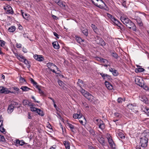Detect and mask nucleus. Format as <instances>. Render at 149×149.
Here are the masks:
<instances>
[{
  "mask_svg": "<svg viewBox=\"0 0 149 149\" xmlns=\"http://www.w3.org/2000/svg\"><path fill=\"white\" fill-rule=\"evenodd\" d=\"M120 20L129 29H132L134 31L136 30V27L134 24L127 17L121 16Z\"/></svg>",
  "mask_w": 149,
  "mask_h": 149,
  "instance_id": "nucleus-1",
  "label": "nucleus"
},
{
  "mask_svg": "<svg viewBox=\"0 0 149 149\" xmlns=\"http://www.w3.org/2000/svg\"><path fill=\"white\" fill-rule=\"evenodd\" d=\"M149 136V132H144L142 134L140 138V143L142 147H146L147 146Z\"/></svg>",
  "mask_w": 149,
  "mask_h": 149,
  "instance_id": "nucleus-2",
  "label": "nucleus"
},
{
  "mask_svg": "<svg viewBox=\"0 0 149 149\" xmlns=\"http://www.w3.org/2000/svg\"><path fill=\"white\" fill-rule=\"evenodd\" d=\"M80 88V90L82 94L90 102L92 101L93 99V96L91 94L83 89L81 87Z\"/></svg>",
  "mask_w": 149,
  "mask_h": 149,
  "instance_id": "nucleus-3",
  "label": "nucleus"
},
{
  "mask_svg": "<svg viewBox=\"0 0 149 149\" xmlns=\"http://www.w3.org/2000/svg\"><path fill=\"white\" fill-rule=\"evenodd\" d=\"M135 81L140 86L144 87V85L143 79L141 78L138 77H136L135 79Z\"/></svg>",
  "mask_w": 149,
  "mask_h": 149,
  "instance_id": "nucleus-4",
  "label": "nucleus"
},
{
  "mask_svg": "<svg viewBox=\"0 0 149 149\" xmlns=\"http://www.w3.org/2000/svg\"><path fill=\"white\" fill-rule=\"evenodd\" d=\"M17 102H13L8 106V113H11L13 111L15 106L17 104Z\"/></svg>",
  "mask_w": 149,
  "mask_h": 149,
  "instance_id": "nucleus-5",
  "label": "nucleus"
},
{
  "mask_svg": "<svg viewBox=\"0 0 149 149\" xmlns=\"http://www.w3.org/2000/svg\"><path fill=\"white\" fill-rule=\"evenodd\" d=\"M95 41L97 44H100L102 46L106 45V43L103 40L98 36H97L96 37Z\"/></svg>",
  "mask_w": 149,
  "mask_h": 149,
  "instance_id": "nucleus-6",
  "label": "nucleus"
},
{
  "mask_svg": "<svg viewBox=\"0 0 149 149\" xmlns=\"http://www.w3.org/2000/svg\"><path fill=\"white\" fill-rule=\"evenodd\" d=\"M96 121L97 122V125L100 129L103 130L105 128V125L102 120L99 119L96 120Z\"/></svg>",
  "mask_w": 149,
  "mask_h": 149,
  "instance_id": "nucleus-7",
  "label": "nucleus"
},
{
  "mask_svg": "<svg viewBox=\"0 0 149 149\" xmlns=\"http://www.w3.org/2000/svg\"><path fill=\"white\" fill-rule=\"evenodd\" d=\"M113 23L117 26V29L120 30V32H121L124 30L123 26L117 19Z\"/></svg>",
  "mask_w": 149,
  "mask_h": 149,
  "instance_id": "nucleus-8",
  "label": "nucleus"
},
{
  "mask_svg": "<svg viewBox=\"0 0 149 149\" xmlns=\"http://www.w3.org/2000/svg\"><path fill=\"white\" fill-rule=\"evenodd\" d=\"M4 9L6 11V13L7 14H13L14 13V12L11 6L9 5H7L4 7Z\"/></svg>",
  "mask_w": 149,
  "mask_h": 149,
  "instance_id": "nucleus-9",
  "label": "nucleus"
},
{
  "mask_svg": "<svg viewBox=\"0 0 149 149\" xmlns=\"http://www.w3.org/2000/svg\"><path fill=\"white\" fill-rule=\"evenodd\" d=\"M33 57L36 60L40 62L42 61L44 59L43 56L42 55L36 54L34 55Z\"/></svg>",
  "mask_w": 149,
  "mask_h": 149,
  "instance_id": "nucleus-10",
  "label": "nucleus"
},
{
  "mask_svg": "<svg viewBox=\"0 0 149 149\" xmlns=\"http://www.w3.org/2000/svg\"><path fill=\"white\" fill-rule=\"evenodd\" d=\"M10 92L8 88L3 86L0 87V93L7 94L9 93Z\"/></svg>",
  "mask_w": 149,
  "mask_h": 149,
  "instance_id": "nucleus-11",
  "label": "nucleus"
},
{
  "mask_svg": "<svg viewBox=\"0 0 149 149\" xmlns=\"http://www.w3.org/2000/svg\"><path fill=\"white\" fill-rule=\"evenodd\" d=\"M109 136L107 137V139L108 142L110 146L113 148H114L115 147V145L113 142L111 136H110V135H108Z\"/></svg>",
  "mask_w": 149,
  "mask_h": 149,
  "instance_id": "nucleus-12",
  "label": "nucleus"
},
{
  "mask_svg": "<svg viewBox=\"0 0 149 149\" xmlns=\"http://www.w3.org/2000/svg\"><path fill=\"white\" fill-rule=\"evenodd\" d=\"M134 19L137 22V24L139 26H142L143 25V24L142 22L141 19L139 17H135L133 19Z\"/></svg>",
  "mask_w": 149,
  "mask_h": 149,
  "instance_id": "nucleus-13",
  "label": "nucleus"
},
{
  "mask_svg": "<svg viewBox=\"0 0 149 149\" xmlns=\"http://www.w3.org/2000/svg\"><path fill=\"white\" fill-rule=\"evenodd\" d=\"M92 3L95 6H97L99 3H102L105 5V3L102 0H91Z\"/></svg>",
  "mask_w": 149,
  "mask_h": 149,
  "instance_id": "nucleus-14",
  "label": "nucleus"
},
{
  "mask_svg": "<svg viewBox=\"0 0 149 149\" xmlns=\"http://www.w3.org/2000/svg\"><path fill=\"white\" fill-rule=\"evenodd\" d=\"M15 145L17 146H18L19 145L21 146H23L25 143L23 140L20 141L19 139H17L15 141Z\"/></svg>",
  "mask_w": 149,
  "mask_h": 149,
  "instance_id": "nucleus-15",
  "label": "nucleus"
},
{
  "mask_svg": "<svg viewBox=\"0 0 149 149\" xmlns=\"http://www.w3.org/2000/svg\"><path fill=\"white\" fill-rule=\"evenodd\" d=\"M137 67L138 68H136L135 70V72L136 73L141 72L144 70V69L142 68L141 66H138Z\"/></svg>",
  "mask_w": 149,
  "mask_h": 149,
  "instance_id": "nucleus-16",
  "label": "nucleus"
},
{
  "mask_svg": "<svg viewBox=\"0 0 149 149\" xmlns=\"http://www.w3.org/2000/svg\"><path fill=\"white\" fill-rule=\"evenodd\" d=\"M105 84L108 89L111 90L113 88L112 85L109 82L107 81H105Z\"/></svg>",
  "mask_w": 149,
  "mask_h": 149,
  "instance_id": "nucleus-17",
  "label": "nucleus"
},
{
  "mask_svg": "<svg viewBox=\"0 0 149 149\" xmlns=\"http://www.w3.org/2000/svg\"><path fill=\"white\" fill-rule=\"evenodd\" d=\"M81 30L82 31V33L86 36L88 35V32L87 29L86 28L81 27Z\"/></svg>",
  "mask_w": 149,
  "mask_h": 149,
  "instance_id": "nucleus-18",
  "label": "nucleus"
},
{
  "mask_svg": "<svg viewBox=\"0 0 149 149\" xmlns=\"http://www.w3.org/2000/svg\"><path fill=\"white\" fill-rule=\"evenodd\" d=\"M63 143L66 149H70V143L68 141H64Z\"/></svg>",
  "mask_w": 149,
  "mask_h": 149,
  "instance_id": "nucleus-19",
  "label": "nucleus"
},
{
  "mask_svg": "<svg viewBox=\"0 0 149 149\" xmlns=\"http://www.w3.org/2000/svg\"><path fill=\"white\" fill-rule=\"evenodd\" d=\"M47 66L49 69H51V67L52 66L55 67L57 69H58V68L55 64L50 62H49L47 64Z\"/></svg>",
  "mask_w": 149,
  "mask_h": 149,
  "instance_id": "nucleus-20",
  "label": "nucleus"
},
{
  "mask_svg": "<svg viewBox=\"0 0 149 149\" xmlns=\"http://www.w3.org/2000/svg\"><path fill=\"white\" fill-rule=\"evenodd\" d=\"M21 12L23 17L25 19H28L29 15L26 13H24L22 10H21Z\"/></svg>",
  "mask_w": 149,
  "mask_h": 149,
  "instance_id": "nucleus-21",
  "label": "nucleus"
},
{
  "mask_svg": "<svg viewBox=\"0 0 149 149\" xmlns=\"http://www.w3.org/2000/svg\"><path fill=\"white\" fill-rule=\"evenodd\" d=\"M108 16L111 19V21L114 23L115 21L117 19H116L113 16L110 14H108Z\"/></svg>",
  "mask_w": 149,
  "mask_h": 149,
  "instance_id": "nucleus-22",
  "label": "nucleus"
},
{
  "mask_svg": "<svg viewBox=\"0 0 149 149\" xmlns=\"http://www.w3.org/2000/svg\"><path fill=\"white\" fill-rule=\"evenodd\" d=\"M13 53L14 54L15 56L17 57V58L20 61H22L23 56H20L18 55L17 53L13 52Z\"/></svg>",
  "mask_w": 149,
  "mask_h": 149,
  "instance_id": "nucleus-23",
  "label": "nucleus"
},
{
  "mask_svg": "<svg viewBox=\"0 0 149 149\" xmlns=\"http://www.w3.org/2000/svg\"><path fill=\"white\" fill-rule=\"evenodd\" d=\"M53 47L55 49H58L59 48V46L58 42H55L53 43Z\"/></svg>",
  "mask_w": 149,
  "mask_h": 149,
  "instance_id": "nucleus-24",
  "label": "nucleus"
},
{
  "mask_svg": "<svg viewBox=\"0 0 149 149\" xmlns=\"http://www.w3.org/2000/svg\"><path fill=\"white\" fill-rule=\"evenodd\" d=\"M142 110L144 111L146 114L149 116V109L147 108L146 107H143L142 109Z\"/></svg>",
  "mask_w": 149,
  "mask_h": 149,
  "instance_id": "nucleus-25",
  "label": "nucleus"
},
{
  "mask_svg": "<svg viewBox=\"0 0 149 149\" xmlns=\"http://www.w3.org/2000/svg\"><path fill=\"white\" fill-rule=\"evenodd\" d=\"M97 60L100 61L101 62L103 63H107L108 62L107 60L100 57H97Z\"/></svg>",
  "mask_w": 149,
  "mask_h": 149,
  "instance_id": "nucleus-26",
  "label": "nucleus"
},
{
  "mask_svg": "<svg viewBox=\"0 0 149 149\" xmlns=\"http://www.w3.org/2000/svg\"><path fill=\"white\" fill-rule=\"evenodd\" d=\"M100 74L104 79H105L106 78H109L110 77L107 74H104L103 73H100Z\"/></svg>",
  "mask_w": 149,
  "mask_h": 149,
  "instance_id": "nucleus-27",
  "label": "nucleus"
},
{
  "mask_svg": "<svg viewBox=\"0 0 149 149\" xmlns=\"http://www.w3.org/2000/svg\"><path fill=\"white\" fill-rule=\"evenodd\" d=\"M15 29L16 28L15 26H12L8 28V31L9 32H13L15 31Z\"/></svg>",
  "mask_w": 149,
  "mask_h": 149,
  "instance_id": "nucleus-28",
  "label": "nucleus"
},
{
  "mask_svg": "<svg viewBox=\"0 0 149 149\" xmlns=\"http://www.w3.org/2000/svg\"><path fill=\"white\" fill-rule=\"evenodd\" d=\"M36 112L38 113V114L39 115L42 116H43L44 115L43 111L40 109H38L36 111Z\"/></svg>",
  "mask_w": 149,
  "mask_h": 149,
  "instance_id": "nucleus-29",
  "label": "nucleus"
},
{
  "mask_svg": "<svg viewBox=\"0 0 149 149\" xmlns=\"http://www.w3.org/2000/svg\"><path fill=\"white\" fill-rule=\"evenodd\" d=\"M24 91H27L29 90L30 89L26 86H22L20 88Z\"/></svg>",
  "mask_w": 149,
  "mask_h": 149,
  "instance_id": "nucleus-30",
  "label": "nucleus"
},
{
  "mask_svg": "<svg viewBox=\"0 0 149 149\" xmlns=\"http://www.w3.org/2000/svg\"><path fill=\"white\" fill-rule=\"evenodd\" d=\"M91 27H92L94 32L97 33V32L98 31V30L97 26L94 24H92Z\"/></svg>",
  "mask_w": 149,
  "mask_h": 149,
  "instance_id": "nucleus-31",
  "label": "nucleus"
},
{
  "mask_svg": "<svg viewBox=\"0 0 149 149\" xmlns=\"http://www.w3.org/2000/svg\"><path fill=\"white\" fill-rule=\"evenodd\" d=\"M117 136L118 138L121 139L124 138L125 137L124 134L122 132H119Z\"/></svg>",
  "mask_w": 149,
  "mask_h": 149,
  "instance_id": "nucleus-32",
  "label": "nucleus"
},
{
  "mask_svg": "<svg viewBox=\"0 0 149 149\" xmlns=\"http://www.w3.org/2000/svg\"><path fill=\"white\" fill-rule=\"evenodd\" d=\"M83 83V81L80 79H79L77 83V84L78 86H79L80 88L81 87L82 84Z\"/></svg>",
  "mask_w": 149,
  "mask_h": 149,
  "instance_id": "nucleus-33",
  "label": "nucleus"
},
{
  "mask_svg": "<svg viewBox=\"0 0 149 149\" xmlns=\"http://www.w3.org/2000/svg\"><path fill=\"white\" fill-rule=\"evenodd\" d=\"M140 99L141 101L145 103H147V99L145 97H141Z\"/></svg>",
  "mask_w": 149,
  "mask_h": 149,
  "instance_id": "nucleus-34",
  "label": "nucleus"
},
{
  "mask_svg": "<svg viewBox=\"0 0 149 149\" xmlns=\"http://www.w3.org/2000/svg\"><path fill=\"white\" fill-rule=\"evenodd\" d=\"M76 40L77 42L79 43H80L84 41V40H83L81 38L79 37H76Z\"/></svg>",
  "mask_w": 149,
  "mask_h": 149,
  "instance_id": "nucleus-35",
  "label": "nucleus"
},
{
  "mask_svg": "<svg viewBox=\"0 0 149 149\" xmlns=\"http://www.w3.org/2000/svg\"><path fill=\"white\" fill-rule=\"evenodd\" d=\"M114 116L116 118H121L122 116L121 114L117 112H116L114 113Z\"/></svg>",
  "mask_w": 149,
  "mask_h": 149,
  "instance_id": "nucleus-36",
  "label": "nucleus"
},
{
  "mask_svg": "<svg viewBox=\"0 0 149 149\" xmlns=\"http://www.w3.org/2000/svg\"><path fill=\"white\" fill-rule=\"evenodd\" d=\"M57 4L59 6L62 8L64 7L65 6V5L63 4V3L60 1Z\"/></svg>",
  "mask_w": 149,
  "mask_h": 149,
  "instance_id": "nucleus-37",
  "label": "nucleus"
},
{
  "mask_svg": "<svg viewBox=\"0 0 149 149\" xmlns=\"http://www.w3.org/2000/svg\"><path fill=\"white\" fill-rule=\"evenodd\" d=\"M78 118H77L79 119H83V120H84L86 121V119L84 117H83L82 115L81 114L79 113L78 114Z\"/></svg>",
  "mask_w": 149,
  "mask_h": 149,
  "instance_id": "nucleus-38",
  "label": "nucleus"
},
{
  "mask_svg": "<svg viewBox=\"0 0 149 149\" xmlns=\"http://www.w3.org/2000/svg\"><path fill=\"white\" fill-rule=\"evenodd\" d=\"M98 141L100 143L102 144H103L104 143V139L102 137H101L99 139Z\"/></svg>",
  "mask_w": 149,
  "mask_h": 149,
  "instance_id": "nucleus-39",
  "label": "nucleus"
},
{
  "mask_svg": "<svg viewBox=\"0 0 149 149\" xmlns=\"http://www.w3.org/2000/svg\"><path fill=\"white\" fill-rule=\"evenodd\" d=\"M5 44L6 42L4 41L0 40V46L3 47Z\"/></svg>",
  "mask_w": 149,
  "mask_h": 149,
  "instance_id": "nucleus-40",
  "label": "nucleus"
},
{
  "mask_svg": "<svg viewBox=\"0 0 149 149\" xmlns=\"http://www.w3.org/2000/svg\"><path fill=\"white\" fill-rule=\"evenodd\" d=\"M111 55L115 58H117L118 57V54L115 52H112L111 54Z\"/></svg>",
  "mask_w": 149,
  "mask_h": 149,
  "instance_id": "nucleus-41",
  "label": "nucleus"
},
{
  "mask_svg": "<svg viewBox=\"0 0 149 149\" xmlns=\"http://www.w3.org/2000/svg\"><path fill=\"white\" fill-rule=\"evenodd\" d=\"M113 75L114 76H116L118 74V72H117L116 70H114L112 72Z\"/></svg>",
  "mask_w": 149,
  "mask_h": 149,
  "instance_id": "nucleus-42",
  "label": "nucleus"
},
{
  "mask_svg": "<svg viewBox=\"0 0 149 149\" xmlns=\"http://www.w3.org/2000/svg\"><path fill=\"white\" fill-rule=\"evenodd\" d=\"M23 61L24 63L26 65H28L29 64L28 61L27 60L24 58V57L23 56L22 61Z\"/></svg>",
  "mask_w": 149,
  "mask_h": 149,
  "instance_id": "nucleus-43",
  "label": "nucleus"
},
{
  "mask_svg": "<svg viewBox=\"0 0 149 149\" xmlns=\"http://www.w3.org/2000/svg\"><path fill=\"white\" fill-rule=\"evenodd\" d=\"M0 131L3 134L6 133V130L2 127H0Z\"/></svg>",
  "mask_w": 149,
  "mask_h": 149,
  "instance_id": "nucleus-44",
  "label": "nucleus"
},
{
  "mask_svg": "<svg viewBox=\"0 0 149 149\" xmlns=\"http://www.w3.org/2000/svg\"><path fill=\"white\" fill-rule=\"evenodd\" d=\"M30 109L31 111L35 112H36V110L38 109L37 108L34 107V106L31 107L30 108Z\"/></svg>",
  "mask_w": 149,
  "mask_h": 149,
  "instance_id": "nucleus-45",
  "label": "nucleus"
},
{
  "mask_svg": "<svg viewBox=\"0 0 149 149\" xmlns=\"http://www.w3.org/2000/svg\"><path fill=\"white\" fill-rule=\"evenodd\" d=\"M29 101L26 100H24L23 101V104L24 106L28 105Z\"/></svg>",
  "mask_w": 149,
  "mask_h": 149,
  "instance_id": "nucleus-46",
  "label": "nucleus"
},
{
  "mask_svg": "<svg viewBox=\"0 0 149 149\" xmlns=\"http://www.w3.org/2000/svg\"><path fill=\"white\" fill-rule=\"evenodd\" d=\"M19 81L21 83H24L26 81L21 76L19 77Z\"/></svg>",
  "mask_w": 149,
  "mask_h": 149,
  "instance_id": "nucleus-47",
  "label": "nucleus"
},
{
  "mask_svg": "<svg viewBox=\"0 0 149 149\" xmlns=\"http://www.w3.org/2000/svg\"><path fill=\"white\" fill-rule=\"evenodd\" d=\"M123 101V99L121 97H119L117 100L118 102L119 103H122Z\"/></svg>",
  "mask_w": 149,
  "mask_h": 149,
  "instance_id": "nucleus-48",
  "label": "nucleus"
},
{
  "mask_svg": "<svg viewBox=\"0 0 149 149\" xmlns=\"http://www.w3.org/2000/svg\"><path fill=\"white\" fill-rule=\"evenodd\" d=\"M68 126L70 129L72 131L74 129V126L70 123L68 124Z\"/></svg>",
  "mask_w": 149,
  "mask_h": 149,
  "instance_id": "nucleus-49",
  "label": "nucleus"
},
{
  "mask_svg": "<svg viewBox=\"0 0 149 149\" xmlns=\"http://www.w3.org/2000/svg\"><path fill=\"white\" fill-rule=\"evenodd\" d=\"M29 80L34 85H36L37 84V83L32 78H30Z\"/></svg>",
  "mask_w": 149,
  "mask_h": 149,
  "instance_id": "nucleus-50",
  "label": "nucleus"
},
{
  "mask_svg": "<svg viewBox=\"0 0 149 149\" xmlns=\"http://www.w3.org/2000/svg\"><path fill=\"white\" fill-rule=\"evenodd\" d=\"M0 141L2 142H4L5 141L4 136L1 135H0Z\"/></svg>",
  "mask_w": 149,
  "mask_h": 149,
  "instance_id": "nucleus-51",
  "label": "nucleus"
},
{
  "mask_svg": "<svg viewBox=\"0 0 149 149\" xmlns=\"http://www.w3.org/2000/svg\"><path fill=\"white\" fill-rule=\"evenodd\" d=\"M2 117L1 116L0 117V127H2L3 126V120Z\"/></svg>",
  "mask_w": 149,
  "mask_h": 149,
  "instance_id": "nucleus-52",
  "label": "nucleus"
},
{
  "mask_svg": "<svg viewBox=\"0 0 149 149\" xmlns=\"http://www.w3.org/2000/svg\"><path fill=\"white\" fill-rule=\"evenodd\" d=\"M89 132L93 136L95 134L94 131L93 129H91L89 130Z\"/></svg>",
  "mask_w": 149,
  "mask_h": 149,
  "instance_id": "nucleus-53",
  "label": "nucleus"
},
{
  "mask_svg": "<svg viewBox=\"0 0 149 149\" xmlns=\"http://www.w3.org/2000/svg\"><path fill=\"white\" fill-rule=\"evenodd\" d=\"M28 106L30 107V108L31 107L34 106V104L33 103H32V102H30L29 101Z\"/></svg>",
  "mask_w": 149,
  "mask_h": 149,
  "instance_id": "nucleus-54",
  "label": "nucleus"
},
{
  "mask_svg": "<svg viewBox=\"0 0 149 149\" xmlns=\"http://www.w3.org/2000/svg\"><path fill=\"white\" fill-rule=\"evenodd\" d=\"M136 106V104H134L133 105L132 104H129L127 106L128 107V108H131L132 109V107H134V106Z\"/></svg>",
  "mask_w": 149,
  "mask_h": 149,
  "instance_id": "nucleus-55",
  "label": "nucleus"
},
{
  "mask_svg": "<svg viewBox=\"0 0 149 149\" xmlns=\"http://www.w3.org/2000/svg\"><path fill=\"white\" fill-rule=\"evenodd\" d=\"M58 84L59 86H62L63 84V82L61 80H58Z\"/></svg>",
  "mask_w": 149,
  "mask_h": 149,
  "instance_id": "nucleus-56",
  "label": "nucleus"
},
{
  "mask_svg": "<svg viewBox=\"0 0 149 149\" xmlns=\"http://www.w3.org/2000/svg\"><path fill=\"white\" fill-rule=\"evenodd\" d=\"M78 116V114L77 113H74V114L73 116V117L74 118H77Z\"/></svg>",
  "mask_w": 149,
  "mask_h": 149,
  "instance_id": "nucleus-57",
  "label": "nucleus"
},
{
  "mask_svg": "<svg viewBox=\"0 0 149 149\" xmlns=\"http://www.w3.org/2000/svg\"><path fill=\"white\" fill-rule=\"evenodd\" d=\"M16 46L17 48H20L22 47V45L20 44H17Z\"/></svg>",
  "mask_w": 149,
  "mask_h": 149,
  "instance_id": "nucleus-58",
  "label": "nucleus"
},
{
  "mask_svg": "<svg viewBox=\"0 0 149 149\" xmlns=\"http://www.w3.org/2000/svg\"><path fill=\"white\" fill-rule=\"evenodd\" d=\"M31 98L33 100H34V101L35 102H37V103H39V101H37L36 100L35 97L33 96H32L31 97Z\"/></svg>",
  "mask_w": 149,
  "mask_h": 149,
  "instance_id": "nucleus-59",
  "label": "nucleus"
},
{
  "mask_svg": "<svg viewBox=\"0 0 149 149\" xmlns=\"http://www.w3.org/2000/svg\"><path fill=\"white\" fill-rule=\"evenodd\" d=\"M100 4L99 3V4H98L96 6L101 9H103V6L102 5H100Z\"/></svg>",
  "mask_w": 149,
  "mask_h": 149,
  "instance_id": "nucleus-60",
  "label": "nucleus"
},
{
  "mask_svg": "<svg viewBox=\"0 0 149 149\" xmlns=\"http://www.w3.org/2000/svg\"><path fill=\"white\" fill-rule=\"evenodd\" d=\"M54 35L57 38H59V35L56 32H54Z\"/></svg>",
  "mask_w": 149,
  "mask_h": 149,
  "instance_id": "nucleus-61",
  "label": "nucleus"
},
{
  "mask_svg": "<svg viewBox=\"0 0 149 149\" xmlns=\"http://www.w3.org/2000/svg\"><path fill=\"white\" fill-rule=\"evenodd\" d=\"M22 51L25 53H26L27 52L26 49L24 47L23 48Z\"/></svg>",
  "mask_w": 149,
  "mask_h": 149,
  "instance_id": "nucleus-62",
  "label": "nucleus"
},
{
  "mask_svg": "<svg viewBox=\"0 0 149 149\" xmlns=\"http://www.w3.org/2000/svg\"><path fill=\"white\" fill-rule=\"evenodd\" d=\"M83 119H79V122L82 125H83Z\"/></svg>",
  "mask_w": 149,
  "mask_h": 149,
  "instance_id": "nucleus-63",
  "label": "nucleus"
},
{
  "mask_svg": "<svg viewBox=\"0 0 149 149\" xmlns=\"http://www.w3.org/2000/svg\"><path fill=\"white\" fill-rule=\"evenodd\" d=\"M109 71L111 72H112L114 70H115V69L114 68H109Z\"/></svg>",
  "mask_w": 149,
  "mask_h": 149,
  "instance_id": "nucleus-64",
  "label": "nucleus"
}]
</instances>
